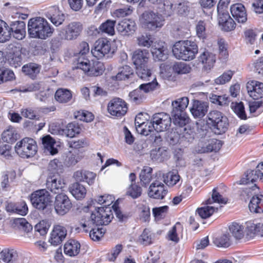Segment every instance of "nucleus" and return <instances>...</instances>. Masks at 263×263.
I'll use <instances>...</instances> for the list:
<instances>
[{
    "mask_svg": "<svg viewBox=\"0 0 263 263\" xmlns=\"http://www.w3.org/2000/svg\"><path fill=\"white\" fill-rule=\"evenodd\" d=\"M78 49L79 53L74 62L75 68L82 70L86 75L89 77L101 75L105 69L103 63L98 60L90 61L86 56L90 50L88 43L85 41L81 42L79 43Z\"/></svg>",
    "mask_w": 263,
    "mask_h": 263,
    "instance_id": "nucleus-1",
    "label": "nucleus"
},
{
    "mask_svg": "<svg viewBox=\"0 0 263 263\" xmlns=\"http://www.w3.org/2000/svg\"><path fill=\"white\" fill-rule=\"evenodd\" d=\"M54 31V28L43 17H33L28 21V33L31 38L46 40L51 36Z\"/></svg>",
    "mask_w": 263,
    "mask_h": 263,
    "instance_id": "nucleus-2",
    "label": "nucleus"
},
{
    "mask_svg": "<svg viewBox=\"0 0 263 263\" xmlns=\"http://www.w3.org/2000/svg\"><path fill=\"white\" fill-rule=\"evenodd\" d=\"M172 52L177 59L190 61L196 58L198 52V47L194 41L180 40L173 45Z\"/></svg>",
    "mask_w": 263,
    "mask_h": 263,
    "instance_id": "nucleus-3",
    "label": "nucleus"
},
{
    "mask_svg": "<svg viewBox=\"0 0 263 263\" xmlns=\"http://www.w3.org/2000/svg\"><path fill=\"white\" fill-rule=\"evenodd\" d=\"M83 30V25L79 22H71L59 31L57 37L51 40V47L58 48L63 40L72 41L77 39Z\"/></svg>",
    "mask_w": 263,
    "mask_h": 263,
    "instance_id": "nucleus-4",
    "label": "nucleus"
},
{
    "mask_svg": "<svg viewBox=\"0 0 263 263\" xmlns=\"http://www.w3.org/2000/svg\"><path fill=\"white\" fill-rule=\"evenodd\" d=\"M205 120L206 127L216 135L225 133L229 126L228 118L218 110L210 111Z\"/></svg>",
    "mask_w": 263,
    "mask_h": 263,
    "instance_id": "nucleus-5",
    "label": "nucleus"
},
{
    "mask_svg": "<svg viewBox=\"0 0 263 263\" xmlns=\"http://www.w3.org/2000/svg\"><path fill=\"white\" fill-rule=\"evenodd\" d=\"M14 148L17 154L24 159L33 157L37 151L36 141L33 139L28 137L24 138L18 141Z\"/></svg>",
    "mask_w": 263,
    "mask_h": 263,
    "instance_id": "nucleus-6",
    "label": "nucleus"
},
{
    "mask_svg": "<svg viewBox=\"0 0 263 263\" xmlns=\"http://www.w3.org/2000/svg\"><path fill=\"white\" fill-rule=\"evenodd\" d=\"M139 21L143 27L148 30L155 31L163 26L164 20L162 15L158 13L146 11L140 16Z\"/></svg>",
    "mask_w": 263,
    "mask_h": 263,
    "instance_id": "nucleus-7",
    "label": "nucleus"
},
{
    "mask_svg": "<svg viewBox=\"0 0 263 263\" xmlns=\"http://www.w3.org/2000/svg\"><path fill=\"white\" fill-rule=\"evenodd\" d=\"M30 201L34 208L44 211L51 204V196L46 189L38 190L31 193Z\"/></svg>",
    "mask_w": 263,
    "mask_h": 263,
    "instance_id": "nucleus-8",
    "label": "nucleus"
},
{
    "mask_svg": "<svg viewBox=\"0 0 263 263\" xmlns=\"http://www.w3.org/2000/svg\"><path fill=\"white\" fill-rule=\"evenodd\" d=\"M107 111L112 116L122 118L126 115L128 107L123 99L116 97L111 99L107 104Z\"/></svg>",
    "mask_w": 263,
    "mask_h": 263,
    "instance_id": "nucleus-9",
    "label": "nucleus"
},
{
    "mask_svg": "<svg viewBox=\"0 0 263 263\" xmlns=\"http://www.w3.org/2000/svg\"><path fill=\"white\" fill-rule=\"evenodd\" d=\"M172 119L169 114L165 112L155 114L151 120L152 129L157 132H162L168 129L171 125Z\"/></svg>",
    "mask_w": 263,
    "mask_h": 263,
    "instance_id": "nucleus-10",
    "label": "nucleus"
},
{
    "mask_svg": "<svg viewBox=\"0 0 263 263\" xmlns=\"http://www.w3.org/2000/svg\"><path fill=\"white\" fill-rule=\"evenodd\" d=\"M111 44V42L106 37L98 39L91 48V52L92 55L98 59H100L110 53H113Z\"/></svg>",
    "mask_w": 263,
    "mask_h": 263,
    "instance_id": "nucleus-11",
    "label": "nucleus"
},
{
    "mask_svg": "<svg viewBox=\"0 0 263 263\" xmlns=\"http://www.w3.org/2000/svg\"><path fill=\"white\" fill-rule=\"evenodd\" d=\"M55 213L61 216L66 214L72 207V203L68 196L64 193L57 194L53 203Z\"/></svg>",
    "mask_w": 263,
    "mask_h": 263,
    "instance_id": "nucleus-12",
    "label": "nucleus"
},
{
    "mask_svg": "<svg viewBox=\"0 0 263 263\" xmlns=\"http://www.w3.org/2000/svg\"><path fill=\"white\" fill-rule=\"evenodd\" d=\"M92 217L97 226L107 225L111 222L113 214L110 208L100 207L92 213Z\"/></svg>",
    "mask_w": 263,
    "mask_h": 263,
    "instance_id": "nucleus-13",
    "label": "nucleus"
},
{
    "mask_svg": "<svg viewBox=\"0 0 263 263\" xmlns=\"http://www.w3.org/2000/svg\"><path fill=\"white\" fill-rule=\"evenodd\" d=\"M5 58L11 66L15 68L20 67L23 60L21 49L19 47L9 45Z\"/></svg>",
    "mask_w": 263,
    "mask_h": 263,
    "instance_id": "nucleus-14",
    "label": "nucleus"
},
{
    "mask_svg": "<svg viewBox=\"0 0 263 263\" xmlns=\"http://www.w3.org/2000/svg\"><path fill=\"white\" fill-rule=\"evenodd\" d=\"M65 183L59 173H49L46 180L47 189L54 194L60 193Z\"/></svg>",
    "mask_w": 263,
    "mask_h": 263,
    "instance_id": "nucleus-15",
    "label": "nucleus"
},
{
    "mask_svg": "<svg viewBox=\"0 0 263 263\" xmlns=\"http://www.w3.org/2000/svg\"><path fill=\"white\" fill-rule=\"evenodd\" d=\"M168 191L163 183L158 181L152 183L148 189V196L155 199L161 200L164 198Z\"/></svg>",
    "mask_w": 263,
    "mask_h": 263,
    "instance_id": "nucleus-16",
    "label": "nucleus"
},
{
    "mask_svg": "<svg viewBox=\"0 0 263 263\" xmlns=\"http://www.w3.org/2000/svg\"><path fill=\"white\" fill-rule=\"evenodd\" d=\"M67 233V231L65 227L61 224L54 225L50 233L49 242L55 246L60 245L65 239Z\"/></svg>",
    "mask_w": 263,
    "mask_h": 263,
    "instance_id": "nucleus-17",
    "label": "nucleus"
},
{
    "mask_svg": "<svg viewBox=\"0 0 263 263\" xmlns=\"http://www.w3.org/2000/svg\"><path fill=\"white\" fill-rule=\"evenodd\" d=\"M45 15L55 26L62 25L65 20L64 13L57 5L52 6L47 8Z\"/></svg>",
    "mask_w": 263,
    "mask_h": 263,
    "instance_id": "nucleus-18",
    "label": "nucleus"
},
{
    "mask_svg": "<svg viewBox=\"0 0 263 263\" xmlns=\"http://www.w3.org/2000/svg\"><path fill=\"white\" fill-rule=\"evenodd\" d=\"M137 28L135 22L132 19L124 18L117 25L118 31L123 36H129L134 33Z\"/></svg>",
    "mask_w": 263,
    "mask_h": 263,
    "instance_id": "nucleus-19",
    "label": "nucleus"
},
{
    "mask_svg": "<svg viewBox=\"0 0 263 263\" xmlns=\"http://www.w3.org/2000/svg\"><path fill=\"white\" fill-rule=\"evenodd\" d=\"M247 89L249 96L254 100L263 98V83L250 80L247 83Z\"/></svg>",
    "mask_w": 263,
    "mask_h": 263,
    "instance_id": "nucleus-20",
    "label": "nucleus"
},
{
    "mask_svg": "<svg viewBox=\"0 0 263 263\" xmlns=\"http://www.w3.org/2000/svg\"><path fill=\"white\" fill-rule=\"evenodd\" d=\"M149 56L150 54L147 50L138 49L135 50L133 52L132 60L135 68L147 64Z\"/></svg>",
    "mask_w": 263,
    "mask_h": 263,
    "instance_id": "nucleus-21",
    "label": "nucleus"
},
{
    "mask_svg": "<svg viewBox=\"0 0 263 263\" xmlns=\"http://www.w3.org/2000/svg\"><path fill=\"white\" fill-rule=\"evenodd\" d=\"M218 20L219 25L223 31L230 32L236 28V24L231 17L228 12L219 13Z\"/></svg>",
    "mask_w": 263,
    "mask_h": 263,
    "instance_id": "nucleus-22",
    "label": "nucleus"
},
{
    "mask_svg": "<svg viewBox=\"0 0 263 263\" xmlns=\"http://www.w3.org/2000/svg\"><path fill=\"white\" fill-rule=\"evenodd\" d=\"M209 105L206 102L199 100H195L190 111L195 119H201L207 113Z\"/></svg>",
    "mask_w": 263,
    "mask_h": 263,
    "instance_id": "nucleus-23",
    "label": "nucleus"
},
{
    "mask_svg": "<svg viewBox=\"0 0 263 263\" xmlns=\"http://www.w3.org/2000/svg\"><path fill=\"white\" fill-rule=\"evenodd\" d=\"M231 13L233 17L239 23L247 21V14L243 5L240 3L233 4L231 7Z\"/></svg>",
    "mask_w": 263,
    "mask_h": 263,
    "instance_id": "nucleus-24",
    "label": "nucleus"
},
{
    "mask_svg": "<svg viewBox=\"0 0 263 263\" xmlns=\"http://www.w3.org/2000/svg\"><path fill=\"white\" fill-rule=\"evenodd\" d=\"M246 239L247 240L253 238L255 236H263V223H247Z\"/></svg>",
    "mask_w": 263,
    "mask_h": 263,
    "instance_id": "nucleus-25",
    "label": "nucleus"
},
{
    "mask_svg": "<svg viewBox=\"0 0 263 263\" xmlns=\"http://www.w3.org/2000/svg\"><path fill=\"white\" fill-rule=\"evenodd\" d=\"M11 33L18 40L24 39L26 35V24L23 21H15L10 25Z\"/></svg>",
    "mask_w": 263,
    "mask_h": 263,
    "instance_id": "nucleus-26",
    "label": "nucleus"
},
{
    "mask_svg": "<svg viewBox=\"0 0 263 263\" xmlns=\"http://www.w3.org/2000/svg\"><path fill=\"white\" fill-rule=\"evenodd\" d=\"M164 44V42L160 41L155 42L152 46V53L156 60L163 61L167 58V55L165 53L166 48Z\"/></svg>",
    "mask_w": 263,
    "mask_h": 263,
    "instance_id": "nucleus-27",
    "label": "nucleus"
},
{
    "mask_svg": "<svg viewBox=\"0 0 263 263\" xmlns=\"http://www.w3.org/2000/svg\"><path fill=\"white\" fill-rule=\"evenodd\" d=\"M81 249L80 242L74 239H69L64 246V253L67 256L73 257L78 255Z\"/></svg>",
    "mask_w": 263,
    "mask_h": 263,
    "instance_id": "nucleus-28",
    "label": "nucleus"
},
{
    "mask_svg": "<svg viewBox=\"0 0 263 263\" xmlns=\"http://www.w3.org/2000/svg\"><path fill=\"white\" fill-rule=\"evenodd\" d=\"M16 179V173L15 171L11 170L4 172L2 175L1 187L3 190H6L14 184Z\"/></svg>",
    "mask_w": 263,
    "mask_h": 263,
    "instance_id": "nucleus-29",
    "label": "nucleus"
},
{
    "mask_svg": "<svg viewBox=\"0 0 263 263\" xmlns=\"http://www.w3.org/2000/svg\"><path fill=\"white\" fill-rule=\"evenodd\" d=\"M19 138L16 128L12 126H9L6 128L1 135V139L4 142L13 144Z\"/></svg>",
    "mask_w": 263,
    "mask_h": 263,
    "instance_id": "nucleus-30",
    "label": "nucleus"
},
{
    "mask_svg": "<svg viewBox=\"0 0 263 263\" xmlns=\"http://www.w3.org/2000/svg\"><path fill=\"white\" fill-rule=\"evenodd\" d=\"M249 208L251 212L260 213L263 212V195L256 194L251 199L249 203Z\"/></svg>",
    "mask_w": 263,
    "mask_h": 263,
    "instance_id": "nucleus-31",
    "label": "nucleus"
},
{
    "mask_svg": "<svg viewBox=\"0 0 263 263\" xmlns=\"http://www.w3.org/2000/svg\"><path fill=\"white\" fill-rule=\"evenodd\" d=\"M189 103L187 97H182L172 101L171 114L186 112L185 109Z\"/></svg>",
    "mask_w": 263,
    "mask_h": 263,
    "instance_id": "nucleus-32",
    "label": "nucleus"
},
{
    "mask_svg": "<svg viewBox=\"0 0 263 263\" xmlns=\"http://www.w3.org/2000/svg\"><path fill=\"white\" fill-rule=\"evenodd\" d=\"M74 176L78 181L86 182L89 185H91L95 182L96 174L88 171L80 170L77 171Z\"/></svg>",
    "mask_w": 263,
    "mask_h": 263,
    "instance_id": "nucleus-33",
    "label": "nucleus"
},
{
    "mask_svg": "<svg viewBox=\"0 0 263 263\" xmlns=\"http://www.w3.org/2000/svg\"><path fill=\"white\" fill-rule=\"evenodd\" d=\"M146 98L145 94L139 87L128 94V101L133 105H137L143 103Z\"/></svg>",
    "mask_w": 263,
    "mask_h": 263,
    "instance_id": "nucleus-34",
    "label": "nucleus"
},
{
    "mask_svg": "<svg viewBox=\"0 0 263 263\" xmlns=\"http://www.w3.org/2000/svg\"><path fill=\"white\" fill-rule=\"evenodd\" d=\"M134 74V71L132 67L128 65H124L119 68L118 72L116 76H112L114 81H124L128 79Z\"/></svg>",
    "mask_w": 263,
    "mask_h": 263,
    "instance_id": "nucleus-35",
    "label": "nucleus"
},
{
    "mask_svg": "<svg viewBox=\"0 0 263 263\" xmlns=\"http://www.w3.org/2000/svg\"><path fill=\"white\" fill-rule=\"evenodd\" d=\"M71 91L64 88H59L54 94L55 100L60 103H66L72 99Z\"/></svg>",
    "mask_w": 263,
    "mask_h": 263,
    "instance_id": "nucleus-36",
    "label": "nucleus"
},
{
    "mask_svg": "<svg viewBox=\"0 0 263 263\" xmlns=\"http://www.w3.org/2000/svg\"><path fill=\"white\" fill-rule=\"evenodd\" d=\"M153 168L148 166H144L141 170L139 178L141 185L147 187L153 179Z\"/></svg>",
    "mask_w": 263,
    "mask_h": 263,
    "instance_id": "nucleus-37",
    "label": "nucleus"
},
{
    "mask_svg": "<svg viewBox=\"0 0 263 263\" xmlns=\"http://www.w3.org/2000/svg\"><path fill=\"white\" fill-rule=\"evenodd\" d=\"M163 182L168 187H172L176 185L180 180V176L178 172L170 171L163 175Z\"/></svg>",
    "mask_w": 263,
    "mask_h": 263,
    "instance_id": "nucleus-38",
    "label": "nucleus"
},
{
    "mask_svg": "<svg viewBox=\"0 0 263 263\" xmlns=\"http://www.w3.org/2000/svg\"><path fill=\"white\" fill-rule=\"evenodd\" d=\"M70 192L73 196L77 200L84 199L86 195V188L82 184L75 182L70 187Z\"/></svg>",
    "mask_w": 263,
    "mask_h": 263,
    "instance_id": "nucleus-39",
    "label": "nucleus"
},
{
    "mask_svg": "<svg viewBox=\"0 0 263 263\" xmlns=\"http://www.w3.org/2000/svg\"><path fill=\"white\" fill-rule=\"evenodd\" d=\"M11 37V28L8 24L0 20V43H5Z\"/></svg>",
    "mask_w": 263,
    "mask_h": 263,
    "instance_id": "nucleus-40",
    "label": "nucleus"
},
{
    "mask_svg": "<svg viewBox=\"0 0 263 263\" xmlns=\"http://www.w3.org/2000/svg\"><path fill=\"white\" fill-rule=\"evenodd\" d=\"M217 45L219 59L222 61H226L229 56L228 43L224 39L220 38L218 40Z\"/></svg>",
    "mask_w": 263,
    "mask_h": 263,
    "instance_id": "nucleus-41",
    "label": "nucleus"
},
{
    "mask_svg": "<svg viewBox=\"0 0 263 263\" xmlns=\"http://www.w3.org/2000/svg\"><path fill=\"white\" fill-rule=\"evenodd\" d=\"M82 130L80 125L75 122L69 123L63 130L67 137L73 138L80 134Z\"/></svg>",
    "mask_w": 263,
    "mask_h": 263,
    "instance_id": "nucleus-42",
    "label": "nucleus"
},
{
    "mask_svg": "<svg viewBox=\"0 0 263 263\" xmlns=\"http://www.w3.org/2000/svg\"><path fill=\"white\" fill-rule=\"evenodd\" d=\"M229 229L232 236L237 240L241 239L243 238L244 227L237 222H232L229 226Z\"/></svg>",
    "mask_w": 263,
    "mask_h": 263,
    "instance_id": "nucleus-43",
    "label": "nucleus"
},
{
    "mask_svg": "<svg viewBox=\"0 0 263 263\" xmlns=\"http://www.w3.org/2000/svg\"><path fill=\"white\" fill-rule=\"evenodd\" d=\"M139 119H140V118L138 116H136L135 121L136 130L141 135H148L152 132V127L151 125H148L147 127L148 123H146L144 121L141 122V120L139 121Z\"/></svg>",
    "mask_w": 263,
    "mask_h": 263,
    "instance_id": "nucleus-44",
    "label": "nucleus"
},
{
    "mask_svg": "<svg viewBox=\"0 0 263 263\" xmlns=\"http://www.w3.org/2000/svg\"><path fill=\"white\" fill-rule=\"evenodd\" d=\"M136 72L138 76L143 81H150L154 77L152 74V70L148 68L147 64L136 67Z\"/></svg>",
    "mask_w": 263,
    "mask_h": 263,
    "instance_id": "nucleus-45",
    "label": "nucleus"
},
{
    "mask_svg": "<svg viewBox=\"0 0 263 263\" xmlns=\"http://www.w3.org/2000/svg\"><path fill=\"white\" fill-rule=\"evenodd\" d=\"M213 203H227V200L220 194L218 187H216L213 189L211 198H209L205 201V204L206 205L211 204Z\"/></svg>",
    "mask_w": 263,
    "mask_h": 263,
    "instance_id": "nucleus-46",
    "label": "nucleus"
},
{
    "mask_svg": "<svg viewBox=\"0 0 263 263\" xmlns=\"http://www.w3.org/2000/svg\"><path fill=\"white\" fill-rule=\"evenodd\" d=\"M174 124L179 127H183L189 122L190 118L186 112L172 114Z\"/></svg>",
    "mask_w": 263,
    "mask_h": 263,
    "instance_id": "nucleus-47",
    "label": "nucleus"
},
{
    "mask_svg": "<svg viewBox=\"0 0 263 263\" xmlns=\"http://www.w3.org/2000/svg\"><path fill=\"white\" fill-rule=\"evenodd\" d=\"M22 71L26 75L34 79L40 72V67L35 64L30 63L24 65L22 67Z\"/></svg>",
    "mask_w": 263,
    "mask_h": 263,
    "instance_id": "nucleus-48",
    "label": "nucleus"
},
{
    "mask_svg": "<svg viewBox=\"0 0 263 263\" xmlns=\"http://www.w3.org/2000/svg\"><path fill=\"white\" fill-rule=\"evenodd\" d=\"M115 21L107 20L105 22L102 23L99 28L101 32L106 33L109 35H113L115 33Z\"/></svg>",
    "mask_w": 263,
    "mask_h": 263,
    "instance_id": "nucleus-49",
    "label": "nucleus"
},
{
    "mask_svg": "<svg viewBox=\"0 0 263 263\" xmlns=\"http://www.w3.org/2000/svg\"><path fill=\"white\" fill-rule=\"evenodd\" d=\"M199 61L205 64V66L209 67L210 68L215 62L214 55L208 51H204L200 55Z\"/></svg>",
    "mask_w": 263,
    "mask_h": 263,
    "instance_id": "nucleus-50",
    "label": "nucleus"
},
{
    "mask_svg": "<svg viewBox=\"0 0 263 263\" xmlns=\"http://www.w3.org/2000/svg\"><path fill=\"white\" fill-rule=\"evenodd\" d=\"M74 116L76 119L82 121L89 122L94 119L93 115L88 111L85 110H80L74 112Z\"/></svg>",
    "mask_w": 263,
    "mask_h": 263,
    "instance_id": "nucleus-51",
    "label": "nucleus"
},
{
    "mask_svg": "<svg viewBox=\"0 0 263 263\" xmlns=\"http://www.w3.org/2000/svg\"><path fill=\"white\" fill-rule=\"evenodd\" d=\"M142 192L141 187L136 183H131L126 191V195L133 198L136 199L141 196Z\"/></svg>",
    "mask_w": 263,
    "mask_h": 263,
    "instance_id": "nucleus-52",
    "label": "nucleus"
},
{
    "mask_svg": "<svg viewBox=\"0 0 263 263\" xmlns=\"http://www.w3.org/2000/svg\"><path fill=\"white\" fill-rule=\"evenodd\" d=\"M152 79L151 82L142 84L139 86L145 94L157 89L160 86L155 76Z\"/></svg>",
    "mask_w": 263,
    "mask_h": 263,
    "instance_id": "nucleus-53",
    "label": "nucleus"
},
{
    "mask_svg": "<svg viewBox=\"0 0 263 263\" xmlns=\"http://www.w3.org/2000/svg\"><path fill=\"white\" fill-rule=\"evenodd\" d=\"M259 178L258 173L256 170H248L245 173V177L240 180L241 183L247 184L250 183H253Z\"/></svg>",
    "mask_w": 263,
    "mask_h": 263,
    "instance_id": "nucleus-54",
    "label": "nucleus"
},
{
    "mask_svg": "<svg viewBox=\"0 0 263 263\" xmlns=\"http://www.w3.org/2000/svg\"><path fill=\"white\" fill-rule=\"evenodd\" d=\"M138 241L144 246H147L153 243L152 234L150 230L147 228H145L142 234L138 238Z\"/></svg>",
    "mask_w": 263,
    "mask_h": 263,
    "instance_id": "nucleus-55",
    "label": "nucleus"
},
{
    "mask_svg": "<svg viewBox=\"0 0 263 263\" xmlns=\"http://www.w3.org/2000/svg\"><path fill=\"white\" fill-rule=\"evenodd\" d=\"M231 108L233 111L240 119H247V115L246 114L244 105L242 102H233L231 104Z\"/></svg>",
    "mask_w": 263,
    "mask_h": 263,
    "instance_id": "nucleus-56",
    "label": "nucleus"
},
{
    "mask_svg": "<svg viewBox=\"0 0 263 263\" xmlns=\"http://www.w3.org/2000/svg\"><path fill=\"white\" fill-rule=\"evenodd\" d=\"M217 210V208L214 206H206L198 208L196 212L201 218L206 219L210 217Z\"/></svg>",
    "mask_w": 263,
    "mask_h": 263,
    "instance_id": "nucleus-57",
    "label": "nucleus"
},
{
    "mask_svg": "<svg viewBox=\"0 0 263 263\" xmlns=\"http://www.w3.org/2000/svg\"><path fill=\"white\" fill-rule=\"evenodd\" d=\"M210 100L212 103L220 106H227L230 102L229 98L226 95L218 96L212 94L210 97Z\"/></svg>",
    "mask_w": 263,
    "mask_h": 263,
    "instance_id": "nucleus-58",
    "label": "nucleus"
},
{
    "mask_svg": "<svg viewBox=\"0 0 263 263\" xmlns=\"http://www.w3.org/2000/svg\"><path fill=\"white\" fill-rule=\"evenodd\" d=\"M189 3L186 1L182 0L179 3L175 4V9L178 14L182 16L188 15L190 12Z\"/></svg>",
    "mask_w": 263,
    "mask_h": 263,
    "instance_id": "nucleus-59",
    "label": "nucleus"
},
{
    "mask_svg": "<svg viewBox=\"0 0 263 263\" xmlns=\"http://www.w3.org/2000/svg\"><path fill=\"white\" fill-rule=\"evenodd\" d=\"M15 79V74L12 70L9 69H0V84Z\"/></svg>",
    "mask_w": 263,
    "mask_h": 263,
    "instance_id": "nucleus-60",
    "label": "nucleus"
},
{
    "mask_svg": "<svg viewBox=\"0 0 263 263\" xmlns=\"http://www.w3.org/2000/svg\"><path fill=\"white\" fill-rule=\"evenodd\" d=\"M48 170L49 173H60L63 172V166L61 162L57 159L51 160L49 163Z\"/></svg>",
    "mask_w": 263,
    "mask_h": 263,
    "instance_id": "nucleus-61",
    "label": "nucleus"
},
{
    "mask_svg": "<svg viewBox=\"0 0 263 263\" xmlns=\"http://www.w3.org/2000/svg\"><path fill=\"white\" fill-rule=\"evenodd\" d=\"M196 31L197 36L203 40L207 37L206 32V23L204 21L200 20L196 25Z\"/></svg>",
    "mask_w": 263,
    "mask_h": 263,
    "instance_id": "nucleus-62",
    "label": "nucleus"
},
{
    "mask_svg": "<svg viewBox=\"0 0 263 263\" xmlns=\"http://www.w3.org/2000/svg\"><path fill=\"white\" fill-rule=\"evenodd\" d=\"M115 198L112 195L109 194H104L98 196L97 202L98 204L102 205L104 208H109L114 201Z\"/></svg>",
    "mask_w": 263,
    "mask_h": 263,
    "instance_id": "nucleus-63",
    "label": "nucleus"
},
{
    "mask_svg": "<svg viewBox=\"0 0 263 263\" xmlns=\"http://www.w3.org/2000/svg\"><path fill=\"white\" fill-rule=\"evenodd\" d=\"M169 208L167 205H164L160 207H156L153 209L152 212L154 217L156 219H161L164 218L168 211Z\"/></svg>",
    "mask_w": 263,
    "mask_h": 263,
    "instance_id": "nucleus-64",
    "label": "nucleus"
}]
</instances>
